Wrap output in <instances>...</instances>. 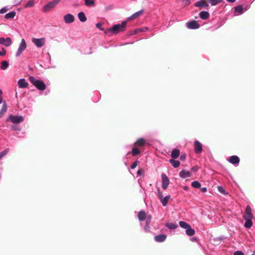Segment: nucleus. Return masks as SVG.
Returning <instances> with one entry per match:
<instances>
[{
    "instance_id": "obj_18",
    "label": "nucleus",
    "mask_w": 255,
    "mask_h": 255,
    "mask_svg": "<svg viewBox=\"0 0 255 255\" xmlns=\"http://www.w3.org/2000/svg\"><path fill=\"white\" fill-rule=\"evenodd\" d=\"M167 236L165 234H159L154 237V240L156 242L162 243L165 241Z\"/></svg>"
},
{
    "instance_id": "obj_1",
    "label": "nucleus",
    "mask_w": 255,
    "mask_h": 255,
    "mask_svg": "<svg viewBox=\"0 0 255 255\" xmlns=\"http://www.w3.org/2000/svg\"><path fill=\"white\" fill-rule=\"evenodd\" d=\"M243 217L245 221L244 227L247 229L251 228L253 226L252 220L254 216L252 214V210L250 206H247Z\"/></svg>"
},
{
    "instance_id": "obj_22",
    "label": "nucleus",
    "mask_w": 255,
    "mask_h": 255,
    "mask_svg": "<svg viewBox=\"0 0 255 255\" xmlns=\"http://www.w3.org/2000/svg\"><path fill=\"white\" fill-rule=\"evenodd\" d=\"M7 110V106L5 101L3 102L1 109L0 110V119L3 116L6 112Z\"/></svg>"
},
{
    "instance_id": "obj_14",
    "label": "nucleus",
    "mask_w": 255,
    "mask_h": 255,
    "mask_svg": "<svg viewBox=\"0 0 255 255\" xmlns=\"http://www.w3.org/2000/svg\"><path fill=\"white\" fill-rule=\"evenodd\" d=\"M12 43L11 39L10 37H0V44L3 45L6 47L9 46Z\"/></svg>"
},
{
    "instance_id": "obj_44",
    "label": "nucleus",
    "mask_w": 255,
    "mask_h": 255,
    "mask_svg": "<svg viewBox=\"0 0 255 255\" xmlns=\"http://www.w3.org/2000/svg\"><path fill=\"white\" fill-rule=\"evenodd\" d=\"M102 23L99 22L96 24V26L97 28H99L101 30L103 31V30H104V28L102 27Z\"/></svg>"
},
{
    "instance_id": "obj_45",
    "label": "nucleus",
    "mask_w": 255,
    "mask_h": 255,
    "mask_svg": "<svg viewBox=\"0 0 255 255\" xmlns=\"http://www.w3.org/2000/svg\"><path fill=\"white\" fill-rule=\"evenodd\" d=\"M8 10L6 7H3L0 9V13L2 14L5 13Z\"/></svg>"
},
{
    "instance_id": "obj_56",
    "label": "nucleus",
    "mask_w": 255,
    "mask_h": 255,
    "mask_svg": "<svg viewBox=\"0 0 255 255\" xmlns=\"http://www.w3.org/2000/svg\"><path fill=\"white\" fill-rule=\"evenodd\" d=\"M198 169V168L197 167H194L191 168V170L193 171H196Z\"/></svg>"
},
{
    "instance_id": "obj_10",
    "label": "nucleus",
    "mask_w": 255,
    "mask_h": 255,
    "mask_svg": "<svg viewBox=\"0 0 255 255\" xmlns=\"http://www.w3.org/2000/svg\"><path fill=\"white\" fill-rule=\"evenodd\" d=\"M31 41L38 48L42 47L45 43V38L44 37L41 38H32Z\"/></svg>"
},
{
    "instance_id": "obj_17",
    "label": "nucleus",
    "mask_w": 255,
    "mask_h": 255,
    "mask_svg": "<svg viewBox=\"0 0 255 255\" xmlns=\"http://www.w3.org/2000/svg\"><path fill=\"white\" fill-rule=\"evenodd\" d=\"M17 85L19 88L24 89L27 87L28 84L25 79L21 78L18 81Z\"/></svg>"
},
{
    "instance_id": "obj_27",
    "label": "nucleus",
    "mask_w": 255,
    "mask_h": 255,
    "mask_svg": "<svg viewBox=\"0 0 255 255\" xmlns=\"http://www.w3.org/2000/svg\"><path fill=\"white\" fill-rule=\"evenodd\" d=\"M165 226L170 230L175 229L178 227L177 224L173 223H167L165 224Z\"/></svg>"
},
{
    "instance_id": "obj_13",
    "label": "nucleus",
    "mask_w": 255,
    "mask_h": 255,
    "mask_svg": "<svg viewBox=\"0 0 255 255\" xmlns=\"http://www.w3.org/2000/svg\"><path fill=\"white\" fill-rule=\"evenodd\" d=\"M194 6L201 8H208L209 5L206 0H200L194 3Z\"/></svg>"
},
{
    "instance_id": "obj_35",
    "label": "nucleus",
    "mask_w": 255,
    "mask_h": 255,
    "mask_svg": "<svg viewBox=\"0 0 255 255\" xmlns=\"http://www.w3.org/2000/svg\"><path fill=\"white\" fill-rule=\"evenodd\" d=\"M191 185L195 188H199L201 185V183L198 181H194L191 183Z\"/></svg>"
},
{
    "instance_id": "obj_50",
    "label": "nucleus",
    "mask_w": 255,
    "mask_h": 255,
    "mask_svg": "<svg viewBox=\"0 0 255 255\" xmlns=\"http://www.w3.org/2000/svg\"><path fill=\"white\" fill-rule=\"evenodd\" d=\"M140 30V29H135L132 30V33H134V34H136L138 33H139V31Z\"/></svg>"
},
{
    "instance_id": "obj_51",
    "label": "nucleus",
    "mask_w": 255,
    "mask_h": 255,
    "mask_svg": "<svg viewBox=\"0 0 255 255\" xmlns=\"http://www.w3.org/2000/svg\"><path fill=\"white\" fill-rule=\"evenodd\" d=\"M186 158V154H182L181 155L180 157V159L182 161H184Z\"/></svg>"
},
{
    "instance_id": "obj_47",
    "label": "nucleus",
    "mask_w": 255,
    "mask_h": 255,
    "mask_svg": "<svg viewBox=\"0 0 255 255\" xmlns=\"http://www.w3.org/2000/svg\"><path fill=\"white\" fill-rule=\"evenodd\" d=\"M234 255H244V254L242 251H237L234 253Z\"/></svg>"
},
{
    "instance_id": "obj_41",
    "label": "nucleus",
    "mask_w": 255,
    "mask_h": 255,
    "mask_svg": "<svg viewBox=\"0 0 255 255\" xmlns=\"http://www.w3.org/2000/svg\"><path fill=\"white\" fill-rule=\"evenodd\" d=\"M138 160H135V161H134L131 165L130 166V168L131 169H134L137 165L138 163Z\"/></svg>"
},
{
    "instance_id": "obj_25",
    "label": "nucleus",
    "mask_w": 255,
    "mask_h": 255,
    "mask_svg": "<svg viewBox=\"0 0 255 255\" xmlns=\"http://www.w3.org/2000/svg\"><path fill=\"white\" fill-rule=\"evenodd\" d=\"M78 17L80 21L84 22L87 20V17L84 12L81 11L78 14Z\"/></svg>"
},
{
    "instance_id": "obj_36",
    "label": "nucleus",
    "mask_w": 255,
    "mask_h": 255,
    "mask_svg": "<svg viewBox=\"0 0 255 255\" xmlns=\"http://www.w3.org/2000/svg\"><path fill=\"white\" fill-rule=\"evenodd\" d=\"M208 1L212 5H216L220 3L222 0H208Z\"/></svg>"
},
{
    "instance_id": "obj_24",
    "label": "nucleus",
    "mask_w": 255,
    "mask_h": 255,
    "mask_svg": "<svg viewBox=\"0 0 255 255\" xmlns=\"http://www.w3.org/2000/svg\"><path fill=\"white\" fill-rule=\"evenodd\" d=\"M138 219L140 221H143L146 219V213L144 211H140L138 212Z\"/></svg>"
},
{
    "instance_id": "obj_57",
    "label": "nucleus",
    "mask_w": 255,
    "mask_h": 255,
    "mask_svg": "<svg viewBox=\"0 0 255 255\" xmlns=\"http://www.w3.org/2000/svg\"><path fill=\"white\" fill-rule=\"evenodd\" d=\"M227 1L228 2L233 3V2H234L236 1V0H227Z\"/></svg>"
},
{
    "instance_id": "obj_55",
    "label": "nucleus",
    "mask_w": 255,
    "mask_h": 255,
    "mask_svg": "<svg viewBox=\"0 0 255 255\" xmlns=\"http://www.w3.org/2000/svg\"><path fill=\"white\" fill-rule=\"evenodd\" d=\"M207 188H206V187H202V188H201V191H202L203 192H206V191H207Z\"/></svg>"
},
{
    "instance_id": "obj_11",
    "label": "nucleus",
    "mask_w": 255,
    "mask_h": 255,
    "mask_svg": "<svg viewBox=\"0 0 255 255\" xmlns=\"http://www.w3.org/2000/svg\"><path fill=\"white\" fill-rule=\"evenodd\" d=\"M161 179H162V188L164 190H166L169 184V179L168 177L167 176V175L164 174L162 173L161 174Z\"/></svg>"
},
{
    "instance_id": "obj_43",
    "label": "nucleus",
    "mask_w": 255,
    "mask_h": 255,
    "mask_svg": "<svg viewBox=\"0 0 255 255\" xmlns=\"http://www.w3.org/2000/svg\"><path fill=\"white\" fill-rule=\"evenodd\" d=\"M218 189L220 193L226 194V191L222 186H219L218 187Z\"/></svg>"
},
{
    "instance_id": "obj_3",
    "label": "nucleus",
    "mask_w": 255,
    "mask_h": 255,
    "mask_svg": "<svg viewBox=\"0 0 255 255\" xmlns=\"http://www.w3.org/2000/svg\"><path fill=\"white\" fill-rule=\"evenodd\" d=\"M29 80L38 90L44 91L46 89V85L43 81L37 79L33 76H30Z\"/></svg>"
},
{
    "instance_id": "obj_61",
    "label": "nucleus",
    "mask_w": 255,
    "mask_h": 255,
    "mask_svg": "<svg viewBox=\"0 0 255 255\" xmlns=\"http://www.w3.org/2000/svg\"><path fill=\"white\" fill-rule=\"evenodd\" d=\"M18 3H20V1H18V2L15 3V4H18Z\"/></svg>"
},
{
    "instance_id": "obj_28",
    "label": "nucleus",
    "mask_w": 255,
    "mask_h": 255,
    "mask_svg": "<svg viewBox=\"0 0 255 255\" xmlns=\"http://www.w3.org/2000/svg\"><path fill=\"white\" fill-rule=\"evenodd\" d=\"M169 163H170L172 166L174 168H177L179 166L180 164V162L178 160H174V159H171L169 160Z\"/></svg>"
},
{
    "instance_id": "obj_62",
    "label": "nucleus",
    "mask_w": 255,
    "mask_h": 255,
    "mask_svg": "<svg viewBox=\"0 0 255 255\" xmlns=\"http://www.w3.org/2000/svg\"><path fill=\"white\" fill-rule=\"evenodd\" d=\"M18 3H20V1H18V2L15 3V4H18Z\"/></svg>"
},
{
    "instance_id": "obj_32",
    "label": "nucleus",
    "mask_w": 255,
    "mask_h": 255,
    "mask_svg": "<svg viewBox=\"0 0 255 255\" xmlns=\"http://www.w3.org/2000/svg\"><path fill=\"white\" fill-rule=\"evenodd\" d=\"M8 66L9 63L7 61H2L1 63L0 69L2 70H5L8 68Z\"/></svg>"
},
{
    "instance_id": "obj_64",
    "label": "nucleus",
    "mask_w": 255,
    "mask_h": 255,
    "mask_svg": "<svg viewBox=\"0 0 255 255\" xmlns=\"http://www.w3.org/2000/svg\"><path fill=\"white\" fill-rule=\"evenodd\" d=\"M1 158V156H0V159Z\"/></svg>"
},
{
    "instance_id": "obj_19",
    "label": "nucleus",
    "mask_w": 255,
    "mask_h": 255,
    "mask_svg": "<svg viewBox=\"0 0 255 255\" xmlns=\"http://www.w3.org/2000/svg\"><path fill=\"white\" fill-rule=\"evenodd\" d=\"M179 176L182 178H186L191 176V173L189 171L183 169L179 172Z\"/></svg>"
},
{
    "instance_id": "obj_20",
    "label": "nucleus",
    "mask_w": 255,
    "mask_h": 255,
    "mask_svg": "<svg viewBox=\"0 0 255 255\" xmlns=\"http://www.w3.org/2000/svg\"><path fill=\"white\" fill-rule=\"evenodd\" d=\"M199 16L201 19L206 20L209 17L210 14L208 11L203 10L199 13Z\"/></svg>"
},
{
    "instance_id": "obj_15",
    "label": "nucleus",
    "mask_w": 255,
    "mask_h": 255,
    "mask_svg": "<svg viewBox=\"0 0 255 255\" xmlns=\"http://www.w3.org/2000/svg\"><path fill=\"white\" fill-rule=\"evenodd\" d=\"M228 160L230 163L234 165H239L240 161V158L237 155L231 156L230 157H229Z\"/></svg>"
},
{
    "instance_id": "obj_37",
    "label": "nucleus",
    "mask_w": 255,
    "mask_h": 255,
    "mask_svg": "<svg viewBox=\"0 0 255 255\" xmlns=\"http://www.w3.org/2000/svg\"><path fill=\"white\" fill-rule=\"evenodd\" d=\"M149 225H150V224H147V223H145V226L143 228L144 231L145 233H149V232H150V227L149 226Z\"/></svg>"
},
{
    "instance_id": "obj_9",
    "label": "nucleus",
    "mask_w": 255,
    "mask_h": 255,
    "mask_svg": "<svg viewBox=\"0 0 255 255\" xmlns=\"http://www.w3.org/2000/svg\"><path fill=\"white\" fill-rule=\"evenodd\" d=\"M186 26L189 29H197L200 26L199 23L195 20L188 21L186 23Z\"/></svg>"
},
{
    "instance_id": "obj_54",
    "label": "nucleus",
    "mask_w": 255,
    "mask_h": 255,
    "mask_svg": "<svg viewBox=\"0 0 255 255\" xmlns=\"http://www.w3.org/2000/svg\"><path fill=\"white\" fill-rule=\"evenodd\" d=\"M183 1L186 5H188L190 2V0H183Z\"/></svg>"
},
{
    "instance_id": "obj_38",
    "label": "nucleus",
    "mask_w": 255,
    "mask_h": 255,
    "mask_svg": "<svg viewBox=\"0 0 255 255\" xmlns=\"http://www.w3.org/2000/svg\"><path fill=\"white\" fill-rule=\"evenodd\" d=\"M34 2L33 0H29L25 5V7H29L33 6Z\"/></svg>"
},
{
    "instance_id": "obj_4",
    "label": "nucleus",
    "mask_w": 255,
    "mask_h": 255,
    "mask_svg": "<svg viewBox=\"0 0 255 255\" xmlns=\"http://www.w3.org/2000/svg\"><path fill=\"white\" fill-rule=\"evenodd\" d=\"M24 121V118L21 116H14L12 114H10L8 118H7L6 121L9 122L10 121L14 124H18Z\"/></svg>"
},
{
    "instance_id": "obj_48",
    "label": "nucleus",
    "mask_w": 255,
    "mask_h": 255,
    "mask_svg": "<svg viewBox=\"0 0 255 255\" xmlns=\"http://www.w3.org/2000/svg\"><path fill=\"white\" fill-rule=\"evenodd\" d=\"M2 91L1 89H0V104L2 103L3 104V100L2 98Z\"/></svg>"
},
{
    "instance_id": "obj_21",
    "label": "nucleus",
    "mask_w": 255,
    "mask_h": 255,
    "mask_svg": "<svg viewBox=\"0 0 255 255\" xmlns=\"http://www.w3.org/2000/svg\"><path fill=\"white\" fill-rule=\"evenodd\" d=\"M143 12V10H139L134 13H133L132 15L127 18V20H126L127 22V21L130 20L131 19H133L136 18L137 16L142 14Z\"/></svg>"
},
{
    "instance_id": "obj_30",
    "label": "nucleus",
    "mask_w": 255,
    "mask_h": 255,
    "mask_svg": "<svg viewBox=\"0 0 255 255\" xmlns=\"http://www.w3.org/2000/svg\"><path fill=\"white\" fill-rule=\"evenodd\" d=\"M85 4L88 7L95 6V2L94 0H84Z\"/></svg>"
},
{
    "instance_id": "obj_2",
    "label": "nucleus",
    "mask_w": 255,
    "mask_h": 255,
    "mask_svg": "<svg viewBox=\"0 0 255 255\" xmlns=\"http://www.w3.org/2000/svg\"><path fill=\"white\" fill-rule=\"evenodd\" d=\"M127 26V21H123L121 24H116L113 25L111 28L104 29L105 33L110 35L112 33H118L125 30Z\"/></svg>"
},
{
    "instance_id": "obj_59",
    "label": "nucleus",
    "mask_w": 255,
    "mask_h": 255,
    "mask_svg": "<svg viewBox=\"0 0 255 255\" xmlns=\"http://www.w3.org/2000/svg\"><path fill=\"white\" fill-rule=\"evenodd\" d=\"M187 188H188V187H187V186H184V189L185 190L187 189Z\"/></svg>"
},
{
    "instance_id": "obj_33",
    "label": "nucleus",
    "mask_w": 255,
    "mask_h": 255,
    "mask_svg": "<svg viewBox=\"0 0 255 255\" xmlns=\"http://www.w3.org/2000/svg\"><path fill=\"white\" fill-rule=\"evenodd\" d=\"M180 227L183 229H186L190 227V225L184 221H180L179 223Z\"/></svg>"
},
{
    "instance_id": "obj_40",
    "label": "nucleus",
    "mask_w": 255,
    "mask_h": 255,
    "mask_svg": "<svg viewBox=\"0 0 255 255\" xmlns=\"http://www.w3.org/2000/svg\"><path fill=\"white\" fill-rule=\"evenodd\" d=\"M11 129L14 131H20V128L17 125L14 124L11 126Z\"/></svg>"
},
{
    "instance_id": "obj_5",
    "label": "nucleus",
    "mask_w": 255,
    "mask_h": 255,
    "mask_svg": "<svg viewBox=\"0 0 255 255\" xmlns=\"http://www.w3.org/2000/svg\"><path fill=\"white\" fill-rule=\"evenodd\" d=\"M250 7V5L244 7L243 4H239L234 7V13L235 15H241L248 10Z\"/></svg>"
},
{
    "instance_id": "obj_16",
    "label": "nucleus",
    "mask_w": 255,
    "mask_h": 255,
    "mask_svg": "<svg viewBox=\"0 0 255 255\" xmlns=\"http://www.w3.org/2000/svg\"><path fill=\"white\" fill-rule=\"evenodd\" d=\"M64 21L66 23H71L74 21L75 17L73 15L70 13L65 14L64 17Z\"/></svg>"
},
{
    "instance_id": "obj_31",
    "label": "nucleus",
    "mask_w": 255,
    "mask_h": 255,
    "mask_svg": "<svg viewBox=\"0 0 255 255\" xmlns=\"http://www.w3.org/2000/svg\"><path fill=\"white\" fill-rule=\"evenodd\" d=\"M16 12L15 11H10L5 14L4 17L6 19L12 18L15 15Z\"/></svg>"
},
{
    "instance_id": "obj_39",
    "label": "nucleus",
    "mask_w": 255,
    "mask_h": 255,
    "mask_svg": "<svg viewBox=\"0 0 255 255\" xmlns=\"http://www.w3.org/2000/svg\"><path fill=\"white\" fill-rule=\"evenodd\" d=\"M9 152L8 149H5L0 152V156L1 158L6 155Z\"/></svg>"
},
{
    "instance_id": "obj_42",
    "label": "nucleus",
    "mask_w": 255,
    "mask_h": 255,
    "mask_svg": "<svg viewBox=\"0 0 255 255\" xmlns=\"http://www.w3.org/2000/svg\"><path fill=\"white\" fill-rule=\"evenodd\" d=\"M151 219H152V217H151V215H147V217L145 219V220H146L145 223H146L147 224H150Z\"/></svg>"
},
{
    "instance_id": "obj_63",
    "label": "nucleus",
    "mask_w": 255,
    "mask_h": 255,
    "mask_svg": "<svg viewBox=\"0 0 255 255\" xmlns=\"http://www.w3.org/2000/svg\"><path fill=\"white\" fill-rule=\"evenodd\" d=\"M18 3H20V1H18V2L15 3V4H18Z\"/></svg>"
},
{
    "instance_id": "obj_6",
    "label": "nucleus",
    "mask_w": 255,
    "mask_h": 255,
    "mask_svg": "<svg viewBox=\"0 0 255 255\" xmlns=\"http://www.w3.org/2000/svg\"><path fill=\"white\" fill-rule=\"evenodd\" d=\"M157 190L159 200L161 202L163 206H166L167 205L169 199L170 198V196L168 195L165 197H163L162 193L161 192L159 188H157Z\"/></svg>"
},
{
    "instance_id": "obj_49",
    "label": "nucleus",
    "mask_w": 255,
    "mask_h": 255,
    "mask_svg": "<svg viewBox=\"0 0 255 255\" xmlns=\"http://www.w3.org/2000/svg\"><path fill=\"white\" fill-rule=\"evenodd\" d=\"M139 29H140L139 32H145V31H147L148 30V28L146 27H142V28H139Z\"/></svg>"
},
{
    "instance_id": "obj_60",
    "label": "nucleus",
    "mask_w": 255,
    "mask_h": 255,
    "mask_svg": "<svg viewBox=\"0 0 255 255\" xmlns=\"http://www.w3.org/2000/svg\"><path fill=\"white\" fill-rule=\"evenodd\" d=\"M252 255H255V250L254 251V252Z\"/></svg>"
},
{
    "instance_id": "obj_7",
    "label": "nucleus",
    "mask_w": 255,
    "mask_h": 255,
    "mask_svg": "<svg viewBox=\"0 0 255 255\" xmlns=\"http://www.w3.org/2000/svg\"><path fill=\"white\" fill-rule=\"evenodd\" d=\"M60 1V0H54L48 2L42 7L43 11L44 12L48 11L50 9L54 8Z\"/></svg>"
},
{
    "instance_id": "obj_53",
    "label": "nucleus",
    "mask_w": 255,
    "mask_h": 255,
    "mask_svg": "<svg viewBox=\"0 0 255 255\" xmlns=\"http://www.w3.org/2000/svg\"><path fill=\"white\" fill-rule=\"evenodd\" d=\"M137 174L138 175H142V171L140 169H139L137 171Z\"/></svg>"
},
{
    "instance_id": "obj_58",
    "label": "nucleus",
    "mask_w": 255,
    "mask_h": 255,
    "mask_svg": "<svg viewBox=\"0 0 255 255\" xmlns=\"http://www.w3.org/2000/svg\"><path fill=\"white\" fill-rule=\"evenodd\" d=\"M129 35H134V33H132V30L129 33Z\"/></svg>"
},
{
    "instance_id": "obj_26",
    "label": "nucleus",
    "mask_w": 255,
    "mask_h": 255,
    "mask_svg": "<svg viewBox=\"0 0 255 255\" xmlns=\"http://www.w3.org/2000/svg\"><path fill=\"white\" fill-rule=\"evenodd\" d=\"M146 142L145 140L143 138H139L137 139L134 143V145H137L139 146H143Z\"/></svg>"
},
{
    "instance_id": "obj_23",
    "label": "nucleus",
    "mask_w": 255,
    "mask_h": 255,
    "mask_svg": "<svg viewBox=\"0 0 255 255\" xmlns=\"http://www.w3.org/2000/svg\"><path fill=\"white\" fill-rule=\"evenodd\" d=\"M180 155V150L177 148H174L172 150L171 156L173 159L177 158Z\"/></svg>"
},
{
    "instance_id": "obj_8",
    "label": "nucleus",
    "mask_w": 255,
    "mask_h": 255,
    "mask_svg": "<svg viewBox=\"0 0 255 255\" xmlns=\"http://www.w3.org/2000/svg\"><path fill=\"white\" fill-rule=\"evenodd\" d=\"M26 48V43L24 39H22L19 45L18 49L15 53V56L19 57Z\"/></svg>"
},
{
    "instance_id": "obj_12",
    "label": "nucleus",
    "mask_w": 255,
    "mask_h": 255,
    "mask_svg": "<svg viewBox=\"0 0 255 255\" xmlns=\"http://www.w3.org/2000/svg\"><path fill=\"white\" fill-rule=\"evenodd\" d=\"M194 152L196 154H200L202 152L203 146L200 142L196 140L194 141Z\"/></svg>"
},
{
    "instance_id": "obj_29",
    "label": "nucleus",
    "mask_w": 255,
    "mask_h": 255,
    "mask_svg": "<svg viewBox=\"0 0 255 255\" xmlns=\"http://www.w3.org/2000/svg\"><path fill=\"white\" fill-rule=\"evenodd\" d=\"M186 234L189 236H192L194 235L195 230L191 228V226H190V227L186 229Z\"/></svg>"
},
{
    "instance_id": "obj_46",
    "label": "nucleus",
    "mask_w": 255,
    "mask_h": 255,
    "mask_svg": "<svg viewBox=\"0 0 255 255\" xmlns=\"http://www.w3.org/2000/svg\"><path fill=\"white\" fill-rule=\"evenodd\" d=\"M6 50L4 48H1V50H0V56H4L6 54Z\"/></svg>"
},
{
    "instance_id": "obj_34",
    "label": "nucleus",
    "mask_w": 255,
    "mask_h": 255,
    "mask_svg": "<svg viewBox=\"0 0 255 255\" xmlns=\"http://www.w3.org/2000/svg\"><path fill=\"white\" fill-rule=\"evenodd\" d=\"M131 151H132V155L133 156H135L140 153V150L138 148L135 147H134L132 148Z\"/></svg>"
},
{
    "instance_id": "obj_52",
    "label": "nucleus",
    "mask_w": 255,
    "mask_h": 255,
    "mask_svg": "<svg viewBox=\"0 0 255 255\" xmlns=\"http://www.w3.org/2000/svg\"><path fill=\"white\" fill-rule=\"evenodd\" d=\"M105 8L107 10L112 9L113 8V5H110L109 6H106Z\"/></svg>"
}]
</instances>
